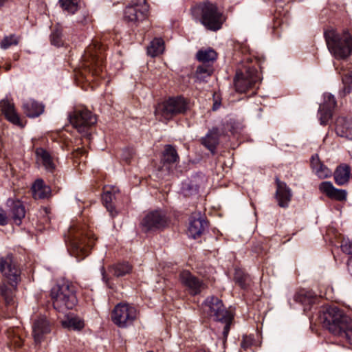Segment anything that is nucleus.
Wrapping results in <instances>:
<instances>
[{
	"instance_id": "obj_10",
	"label": "nucleus",
	"mask_w": 352,
	"mask_h": 352,
	"mask_svg": "<svg viewBox=\"0 0 352 352\" xmlns=\"http://www.w3.org/2000/svg\"><path fill=\"white\" fill-rule=\"evenodd\" d=\"M70 122L80 133L89 139V128L96 123L97 119L94 115L84 107L76 109L69 116Z\"/></svg>"
},
{
	"instance_id": "obj_46",
	"label": "nucleus",
	"mask_w": 352,
	"mask_h": 352,
	"mask_svg": "<svg viewBox=\"0 0 352 352\" xmlns=\"http://www.w3.org/2000/svg\"><path fill=\"white\" fill-rule=\"evenodd\" d=\"M8 223V218L6 213L3 211L0 212V225L4 226Z\"/></svg>"
},
{
	"instance_id": "obj_23",
	"label": "nucleus",
	"mask_w": 352,
	"mask_h": 352,
	"mask_svg": "<svg viewBox=\"0 0 352 352\" xmlns=\"http://www.w3.org/2000/svg\"><path fill=\"white\" fill-rule=\"evenodd\" d=\"M320 190L330 198L336 199L339 201L344 200L346 197V192L344 190L336 188L332 183L329 182H323L319 186Z\"/></svg>"
},
{
	"instance_id": "obj_13",
	"label": "nucleus",
	"mask_w": 352,
	"mask_h": 352,
	"mask_svg": "<svg viewBox=\"0 0 352 352\" xmlns=\"http://www.w3.org/2000/svg\"><path fill=\"white\" fill-rule=\"evenodd\" d=\"M138 316L137 309L125 302L118 304L111 314L113 322L120 327H126L133 324Z\"/></svg>"
},
{
	"instance_id": "obj_24",
	"label": "nucleus",
	"mask_w": 352,
	"mask_h": 352,
	"mask_svg": "<svg viewBox=\"0 0 352 352\" xmlns=\"http://www.w3.org/2000/svg\"><path fill=\"white\" fill-rule=\"evenodd\" d=\"M7 206L10 208V214L16 225H20L25 217V208L19 200L8 199Z\"/></svg>"
},
{
	"instance_id": "obj_14",
	"label": "nucleus",
	"mask_w": 352,
	"mask_h": 352,
	"mask_svg": "<svg viewBox=\"0 0 352 352\" xmlns=\"http://www.w3.org/2000/svg\"><path fill=\"white\" fill-rule=\"evenodd\" d=\"M32 336L36 344L43 342L52 331L51 322L42 314L34 315L32 318Z\"/></svg>"
},
{
	"instance_id": "obj_12",
	"label": "nucleus",
	"mask_w": 352,
	"mask_h": 352,
	"mask_svg": "<svg viewBox=\"0 0 352 352\" xmlns=\"http://www.w3.org/2000/svg\"><path fill=\"white\" fill-rule=\"evenodd\" d=\"M168 218L162 210H152L146 213L140 222V227L144 232L162 230L168 225Z\"/></svg>"
},
{
	"instance_id": "obj_16",
	"label": "nucleus",
	"mask_w": 352,
	"mask_h": 352,
	"mask_svg": "<svg viewBox=\"0 0 352 352\" xmlns=\"http://www.w3.org/2000/svg\"><path fill=\"white\" fill-rule=\"evenodd\" d=\"M179 280L182 285L193 296L200 294L206 288L202 280L187 270L181 272Z\"/></svg>"
},
{
	"instance_id": "obj_45",
	"label": "nucleus",
	"mask_w": 352,
	"mask_h": 352,
	"mask_svg": "<svg viewBox=\"0 0 352 352\" xmlns=\"http://www.w3.org/2000/svg\"><path fill=\"white\" fill-rule=\"evenodd\" d=\"M219 91L218 92H214L213 94V98H214V104H213V110H217L219 106H220V102L218 100V98H219Z\"/></svg>"
},
{
	"instance_id": "obj_27",
	"label": "nucleus",
	"mask_w": 352,
	"mask_h": 352,
	"mask_svg": "<svg viewBox=\"0 0 352 352\" xmlns=\"http://www.w3.org/2000/svg\"><path fill=\"white\" fill-rule=\"evenodd\" d=\"M196 57L201 63L200 65H211L213 66L217 58V53L211 48L201 49L197 52Z\"/></svg>"
},
{
	"instance_id": "obj_41",
	"label": "nucleus",
	"mask_w": 352,
	"mask_h": 352,
	"mask_svg": "<svg viewBox=\"0 0 352 352\" xmlns=\"http://www.w3.org/2000/svg\"><path fill=\"white\" fill-rule=\"evenodd\" d=\"M181 191L184 197H190L197 195L198 188L191 182H184L182 184Z\"/></svg>"
},
{
	"instance_id": "obj_36",
	"label": "nucleus",
	"mask_w": 352,
	"mask_h": 352,
	"mask_svg": "<svg viewBox=\"0 0 352 352\" xmlns=\"http://www.w3.org/2000/svg\"><path fill=\"white\" fill-rule=\"evenodd\" d=\"M295 301L305 306L314 303L316 298L311 291L302 289L294 296Z\"/></svg>"
},
{
	"instance_id": "obj_56",
	"label": "nucleus",
	"mask_w": 352,
	"mask_h": 352,
	"mask_svg": "<svg viewBox=\"0 0 352 352\" xmlns=\"http://www.w3.org/2000/svg\"><path fill=\"white\" fill-rule=\"evenodd\" d=\"M125 160H126V161H128V160H129V157H126V158H125Z\"/></svg>"
},
{
	"instance_id": "obj_47",
	"label": "nucleus",
	"mask_w": 352,
	"mask_h": 352,
	"mask_svg": "<svg viewBox=\"0 0 352 352\" xmlns=\"http://www.w3.org/2000/svg\"><path fill=\"white\" fill-rule=\"evenodd\" d=\"M101 273H102V280L103 281L109 285V278H108V276L107 274H106V272L104 271V268L102 267V270H101Z\"/></svg>"
},
{
	"instance_id": "obj_49",
	"label": "nucleus",
	"mask_w": 352,
	"mask_h": 352,
	"mask_svg": "<svg viewBox=\"0 0 352 352\" xmlns=\"http://www.w3.org/2000/svg\"><path fill=\"white\" fill-rule=\"evenodd\" d=\"M247 89H233V92L235 94H238V95H241V94H245V91Z\"/></svg>"
},
{
	"instance_id": "obj_40",
	"label": "nucleus",
	"mask_w": 352,
	"mask_h": 352,
	"mask_svg": "<svg viewBox=\"0 0 352 352\" xmlns=\"http://www.w3.org/2000/svg\"><path fill=\"white\" fill-rule=\"evenodd\" d=\"M21 37L15 34H10V36H5L0 42V45L2 49L6 50L12 45H16Z\"/></svg>"
},
{
	"instance_id": "obj_52",
	"label": "nucleus",
	"mask_w": 352,
	"mask_h": 352,
	"mask_svg": "<svg viewBox=\"0 0 352 352\" xmlns=\"http://www.w3.org/2000/svg\"><path fill=\"white\" fill-rule=\"evenodd\" d=\"M11 68V65L10 64H8L6 65V71H8L10 70Z\"/></svg>"
},
{
	"instance_id": "obj_9",
	"label": "nucleus",
	"mask_w": 352,
	"mask_h": 352,
	"mask_svg": "<svg viewBox=\"0 0 352 352\" xmlns=\"http://www.w3.org/2000/svg\"><path fill=\"white\" fill-rule=\"evenodd\" d=\"M188 108V100L184 97H170L157 104L155 114L160 120H169L177 114L184 113Z\"/></svg>"
},
{
	"instance_id": "obj_15",
	"label": "nucleus",
	"mask_w": 352,
	"mask_h": 352,
	"mask_svg": "<svg viewBox=\"0 0 352 352\" xmlns=\"http://www.w3.org/2000/svg\"><path fill=\"white\" fill-rule=\"evenodd\" d=\"M148 14V6L146 0H133L124 10V18L129 21L142 22Z\"/></svg>"
},
{
	"instance_id": "obj_31",
	"label": "nucleus",
	"mask_w": 352,
	"mask_h": 352,
	"mask_svg": "<svg viewBox=\"0 0 352 352\" xmlns=\"http://www.w3.org/2000/svg\"><path fill=\"white\" fill-rule=\"evenodd\" d=\"M219 143V131L217 129L210 130L202 140V144L213 152Z\"/></svg>"
},
{
	"instance_id": "obj_30",
	"label": "nucleus",
	"mask_w": 352,
	"mask_h": 352,
	"mask_svg": "<svg viewBox=\"0 0 352 352\" xmlns=\"http://www.w3.org/2000/svg\"><path fill=\"white\" fill-rule=\"evenodd\" d=\"M214 72V67L211 65H199L197 67L195 77L197 81L207 82L211 78Z\"/></svg>"
},
{
	"instance_id": "obj_34",
	"label": "nucleus",
	"mask_w": 352,
	"mask_h": 352,
	"mask_svg": "<svg viewBox=\"0 0 352 352\" xmlns=\"http://www.w3.org/2000/svg\"><path fill=\"white\" fill-rule=\"evenodd\" d=\"M164 50V42L162 38H155L147 47L148 55L155 57L160 55Z\"/></svg>"
},
{
	"instance_id": "obj_37",
	"label": "nucleus",
	"mask_w": 352,
	"mask_h": 352,
	"mask_svg": "<svg viewBox=\"0 0 352 352\" xmlns=\"http://www.w3.org/2000/svg\"><path fill=\"white\" fill-rule=\"evenodd\" d=\"M179 156L176 149L171 145H166L163 152L162 161L164 164H171L177 162Z\"/></svg>"
},
{
	"instance_id": "obj_53",
	"label": "nucleus",
	"mask_w": 352,
	"mask_h": 352,
	"mask_svg": "<svg viewBox=\"0 0 352 352\" xmlns=\"http://www.w3.org/2000/svg\"><path fill=\"white\" fill-rule=\"evenodd\" d=\"M230 131H231L232 133H235V130H234V129L232 126V128L230 129Z\"/></svg>"
},
{
	"instance_id": "obj_26",
	"label": "nucleus",
	"mask_w": 352,
	"mask_h": 352,
	"mask_svg": "<svg viewBox=\"0 0 352 352\" xmlns=\"http://www.w3.org/2000/svg\"><path fill=\"white\" fill-rule=\"evenodd\" d=\"M32 193L35 199H45L50 195L51 190L43 179H38L32 186Z\"/></svg>"
},
{
	"instance_id": "obj_42",
	"label": "nucleus",
	"mask_w": 352,
	"mask_h": 352,
	"mask_svg": "<svg viewBox=\"0 0 352 352\" xmlns=\"http://www.w3.org/2000/svg\"><path fill=\"white\" fill-rule=\"evenodd\" d=\"M62 32L59 29L54 30L50 35L51 43L55 46H60L63 44Z\"/></svg>"
},
{
	"instance_id": "obj_32",
	"label": "nucleus",
	"mask_w": 352,
	"mask_h": 352,
	"mask_svg": "<svg viewBox=\"0 0 352 352\" xmlns=\"http://www.w3.org/2000/svg\"><path fill=\"white\" fill-rule=\"evenodd\" d=\"M350 169L346 165L339 166L334 172L335 182L338 185H344L349 179Z\"/></svg>"
},
{
	"instance_id": "obj_1",
	"label": "nucleus",
	"mask_w": 352,
	"mask_h": 352,
	"mask_svg": "<svg viewBox=\"0 0 352 352\" xmlns=\"http://www.w3.org/2000/svg\"><path fill=\"white\" fill-rule=\"evenodd\" d=\"M64 236L68 252L78 261L88 255L94 241V234L81 218L72 221Z\"/></svg>"
},
{
	"instance_id": "obj_22",
	"label": "nucleus",
	"mask_w": 352,
	"mask_h": 352,
	"mask_svg": "<svg viewBox=\"0 0 352 352\" xmlns=\"http://www.w3.org/2000/svg\"><path fill=\"white\" fill-rule=\"evenodd\" d=\"M335 130L338 135L352 140V118H338L336 121Z\"/></svg>"
},
{
	"instance_id": "obj_19",
	"label": "nucleus",
	"mask_w": 352,
	"mask_h": 352,
	"mask_svg": "<svg viewBox=\"0 0 352 352\" xmlns=\"http://www.w3.org/2000/svg\"><path fill=\"white\" fill-rule=\"evenodd\" d=\"M206 227L207 222L201 214L200 212L194 213L190 218L188 234L190 237L196 239L203 234Z\"/></svg>"
},
{
	"instance_id": "obj_6",
	"label": "nucleus",
	"mask_w": 352,
	"mask_h": 352,
	"mask_svg": "<svg viewBox=\"0 0 352 352\" xmlns=\"http://www.w3.org/2000/svg\"><path fill=\"white\" fill-rule=\"evenodd\" d=\"M201 310L206 316L225 323L223 333L224 336H227L232 315L226 309L222 301L215 296L208 297L201 305Z\"/></svg>"
},
{
	"instance_id": "obj_21",
	"label": "nucleus",
	"mask_w": 352,
	"mask_h": 352,
	"mask_svg": "<svg viewBox=\"0 0 352 352\" xmlns=\"http://www.w3.org/2000/svg\"><path fill=\"white\" fill-rule=\"evenodd\" d=\"M277 189L276 198L279 206L286 208L288 206L292 196L291 189L287 186L285 183L276 180Z\"/></svg>"
},
{
	"instance_id": "obj_58",
	"label": "nucleus",
	"mask_w": 352,
	"mask_h": 352,
	"mask_svg": "<svg viewBox=\"0 0 352 352\" xmlns=\"http://www.w3.org/2000/svg\"><path fill=\"white\" fill-rule=\"evenodd\" d=\"M275 1H276L277 0H275Z\"/></svg>"
},
{
	"instance_id": "obj_25",
	"label": "nucleus",
	"mask_w": 352,
	"mask_h": 352,
	"mask_svg": "<svg viewBox=\"0 0 352 352\" xmlns=\"http://www.w3.org/2000/svg\"><path fill=\"white\" fill-rule=\"evenodd\" d=\"M22 107L25 113L30 118L38 117L44 111V106L31 98L25 100Z\"/></svg>"
},
{
	"instance_id": "obj_17",
	"label": "nucleus",
	"mask_w": 352,
	"mask_h": 352,
	"mask_svg": "<svg viewBox=\"0 0 352 352\" xmlns=\"http://www.w3.org/2000/svg\"><path fill=\"white\" fill-rule=\"evenodd\" d=\"M336 105V101L335 96L329 92L324 93L323 101L320 103L318 112V117L320 124L326 125L329 123V121L332 117Z\"/></svg>"
},
{
	"instance_id": "obj_29",
	"label": "nucleus",
	"mask_w": 352,
	"mask_h": 352,
	"mask_svg": "<svg viewBox=\"0 0 352 352\" xmlns=\"http://www.w3.org/2000/svg\"><path fill=\"white\" fill-rule=\"evenodd\" d=\"M61 323L65 328L72 330L79 331L84 327V321L74 314L67 315Z\"/></svg>"
},
{
	"instance_id": "obj_54",
	"label": "nucleus",
	"mask_w": 352,
	"mask_h": 352,
	"mask_svg": "<svg viewBox=\"0 0 352 352\" xmlns=\"http://www.w3.org/2000/svg\"><path fill=\"white\" fill-rule=\"evenodd\" d=\"M333 65H334V67H335V69H336V70H338V67L336 66V63H333Z\"/></svg>"
},
{
	"instance_id": "obj_7",
	"label": "nucleus",
	"mask_w": 352,
	"mask_h": 352,
	"mask_svg": "<svg viewBox=\"0 0 352 352\" xmlns=\"http://www.w3.org/2000/svg\"><path fill=\"white\" fill-rule=\"evenodd\" d=\"M51 296L54 309L60 312L72 309L78 302L74 287L68 283L54 287Z\"/></svg>"
},
{
	"instance_id": "obj_2",
	"label": "nucleus",
	"mask_w": 352,
	"mask_h": 352,
	"mask_svg": "<svg viewBox=\"0 0 352 352\" xmlns=\"http://www.w3.org/2000/svg\"><path fill=\"white\" fill-rule=\"evenodd\" d=\"M320 322L331 333L352 344V319L336 307L325 308L320 314Z\"/></svg>"
},
{
	"instance_id": "obj_35",
	"label": "nucleus",
	"mask_w": 352,
	"mask_h": 352,
	"mask_svg": "<svg viewBox=\"0 0 352 352\" xmlns=\"http://www.w3.org/2000/svg\"><path fill=\"white\" fill-rule=\"evenodd\" d=\"M116 191L117 189H116L115 188H113L111 190L105 189L102 197V202L111 216L114 215L113 205L112 204V202L113 200L116 199Z\"/></svg>"
},
{
	"instance_id": "obj_33",
	"label": "nucleus",
	"mask_w": 352,
	"mask_h": 352,
	"mask_svg": "<svg viewBox=\"0 0 352 352\" xmlns=\"http://www.w3.org/2000/svg\"><path fill=\"white\" fill-rule=\"evenodd\" d=\"M131 265L127 262H122L111 265L109 269V274L114 276H123L131 271Z\"/></svg>"
},
{
	"instance_id": "obj_55",
	"label": "nucleus",
	"mask_w": 352,
	"mask_h": 352,
	"mask_svg": "<svg viewBox=\"0 0 352 352\" xmlns=\"http://www.w3.org/2000/svg\"><path fill=\"white\" fill-rule=\"evenodd\" d=\"M235 101V99H231L230 100V102H234Z\"/></svg>"
},
{
	"instance_id": "obj_20",
	"label": "nucleus",
	"mask_w": 352,
	"mask_h": 352,
	"mask_svg": "<svg viewBox=\"0 0 352 352\" xmlns=\"http://www.w3.org/2000/svg\"><path fill=\"white\" fill-rule=\"evenodd\" d=\"M35 154L37 164L42 165L49 172L54 171L56 168L54 160L47 150L41 147L37 148Z\"/></svg>"
},
{
	"instance_id": "obj_38",
	"label": "nucleus",
	"mask_w": 352,
	"mask_h": 352,
	"mask_svg": "<svg viewBox=\"0 0 352 352\" xmlns=\"http://www.w3.org/2000/svg\"><path fill=\"white\" fill-rule=\"evenodd\" d=\"M234 280L242 289H245L250 285V277L241 269H236L234 272Z\"/></svg>"
},
{
	"instance_id": "obj_4",
	"label": "nucleus",
	"mask_w": 352,
	"mask_h": 352,
	"mask_svg": "<svg viewBox=\"0 0 352 352\" xmlns=\"http://www.w3.org/2000/svg\"><path fill=\"white\" fill-rule=\"evenodd\" d=\"M192 16L208 30L216 32L222 28L226 21L223 12L217 6L210 1L196 4L191 9Z\"/></svg>"
},
{
	"instance_id": "obj_50",
	"label": "nucleus",
	"mask_w": 352,
	"mask_h": 352,
	"mask_svg": "<svg viewBox=\"0 0 352 352\" xmlns=\"http://www.w3.org/2000/svg\"><path fill=\"white\" fill-rule=\"evenodd\" d=\"M347 266H348L349 270H351V269H352V258H350L348 260Z\"/></svg>"
},
{
	"instance_id": "obj_44",
	"label": "nucleus",
	"mask_w": 352,
	"mask_h": 352,
	"mask_svg": "<svg viewBox=\"0 0 352 352\" xmlns=\"http://www.w3.org/2000/svg\"><path fill=\"white\" fill-rule=\"evenodd\" d=\"M255 344L256 342L252 336H245L243 337L241 345L243 349L247 350Z\"/></svg>"
},
{
	"instance_id": "obj_48",
	"label": "nucleus",
	"mask_w": 352,
	"mask_h": 352,
	"mask_svg": "<svg viewBox=\"0 0 352 352\" xmlns=\"http://www.w3.org/2000/svg\"><path fill=\"white\" fill-rule=\"evenodd\" d=\"M274 28L278 27L283 21L282 19H278V17L276 16H274Z\"/></svg>"
},
{
	"instance_id": "obj_28",
	"label": "nucleus",
	"mask_w": 352,
	"mask_h": 352,
	"mask_svg": "<svg viewBox=\"0 0 352 352\" xmlns=\"http://www.w3.org/2000/svg\"><path fill=\"white\" fill-rule=\"evenodd\" d=\"M311 165L315 174L320 179L327 178L332 174L331 170L321 163L318 156L311 157Z\"/></svg>"
},
{
	"instance_id": "obj_8",
	"label": "nucleus",
	"mask_w": 352,
	"mask_h": 352,
	"mask_svg": "<svg viewBox=\"0 0 352 352\" xmlns=\"http://www.w3.org/2000/svg\"><path fill=\"white\" fill-rule=\"evenodd\" d=\"M0 272L7 278L10 285V287L0 285L1 295L4 298L6 303L10 305L13 301V290L20 280V272L15 265L11 263L10 258H0Z\"/></svg>"
},
{
	"instance_id": "obj_51",
	"label": "nucleus",
	"mask_w": 352,
	"mask_h": 352,
	"mask_svg": "<svg viewBox=\"0 0 352 352\" xmlns=\"http://www.w3.org/2000/svg\"><path fill=\"white\" fill-rule=\"evenodd\" d=\"M85 153V151L82 148H78L76 151V153L75 154L76 156H77L78 154H83Z\"/></svg>"
},
{
	"instance_id": "obj_43",
	"label": "nucleus",
	"mask_w": 352,
	"mask_h": 352,
	"mask_svg": "<svg viewBox=\"0 0 352 352\" xmlns=\"http://www.w3.org/2000/svg\"><path fill=\"white\" fill-rule=\"evenodd\" d=\"M341 250L342 251L349 255H352V240L348 238H344L341 241Z\"/></svg>"
},
{
	"instance_id": "obj_18",
	"label": "nucleus",
	"mask_w": 352,
	"mask_h": 352,
	"mask_svg": "<svg viewBox=\"0 0 352 352\" xmlns=\"http://www.w3.org/2000/svg\"><path fill=\"white\" fill-rule=\"evenodd\" d=\"M0 112L12 124L20 127L23 126L22 120L15 108L12 98L6 96L0 101Z\"/></svg>"
},
{
	"instance_id": "obj_57",
	"label": "nucleus",
	"mask_w": 352,
	"mask_h": 352,
	"mask_svg": "<svg viewBox=\"0 0 352 352\" xmlns=\"http://www.w3.org/2000/svg\"><path fill=\"white\" fill-rule=\"evenodd\" d=\"M351 81H352V75H351Z\"/></svg>"
},
{
	"instance_id": "obj_5",
	"label": "nucleus",
	"mask_w": 352,
	"mask_h": 352,
	"mask_svg": "<svg viewBox=\"0 0 352 352\" xmlns=\"http://www.w3.org/2000/svg\"><path fill=\"white\" fill-rule=\"evenodd\" d=\"M325 41L329 51L337 60H344L352 52V36L349 32L340 34L335 31H325Z\"/></svg>"
},
{
	"instance_id": "obj_39",
	"label": "nucleus",
	"mask_w": 352,
	"mask_h": 352,
	"mask_svg": "<svg viewBox=\"0 0 352 352\" xmlns=\"http://www.w3.org/2000/svg\"><path fill=\"white\" fill-rule=\"evenodd\" d=\"M61 8L69 14L75 13L78 9V0H59Z\"/></svg>"
},
{
	"instance_id": "obj_11",
	"label": "nucleus",
	"mask_w": 352,
	"mask_h": 352,
	"mask_svg": "<svg viewBox=\"0 0 352 352\" xmlns=\"http://www.w3.org/2000/svg\"><path fill=\"white\" fill-rule=\"evenodd\" d=\"M262 78L257 69L250 65H243L238 69L234 78L235 88H258Z\"/></svg>"
},
{
	"instance_id": "obj_3",
	"label": "nucleus",
	"mask_w": 352,
	"mask_h": 352,
	"mask_svg": "<svg viewBox=\"0 0 352 352\" xmlns=\"http://www.w3.org/2000/svg\"><path fill=\"white\" fill-rule=\"evenodd\" d=\"M105 47L94 42L89 45L82 56V69H75L74 76L77 86H80L81 82L86 78L84 72L91 74L92 76H98L104 69Z\"/></svg>"
}]
</instances>
